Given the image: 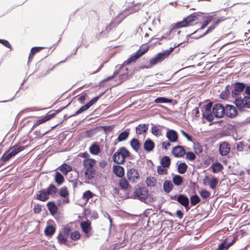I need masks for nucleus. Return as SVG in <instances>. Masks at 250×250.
Returning a JSON list of instances; mask_svg holds the SVG:
<instances>
[{"instance_id": "nucleus-32", "label": "nucleus", "mask_w": 250, "mask_h": 250, "mask_svg": "<svg viewBox=\"0 0 250 250\" xmlns=\"http://www.w3.org/2000/svg\"><path fill=\"white\" fill-rule=\"evenodd\" d=\"M47 207L52 214H54L58 211V208L56 205L53 202H49L47 203Z\"/></svg>"}, {"instance_id": "nucleus-37", "label": "nucleus", "mask_w": 250, "mask_h": 250, "mask_svg": "<svg viewBox=\"0 0 250 250\" xmlns=\"http://www.w3.org/2000/svg\"><path fill=\"white\" fill-rule=\"evenodd\" d=\"M172 182L175 186H181L183 183V177L179 175H175L172 178Z\"/></svg>"}, {"instance_id": "nucleus-16", "label": "nucleus", "mask_w": 250, "mask_h": 250, "mask_svg": "<svg viewBox=\"0 0 250 250\" xmlns=\"http://www.w3.org/2000/svg\"><path fill=\"white\" fill-rule=\"evenodd\" d=\"M225 114L229 118L235 117L237 114V111L235 106L227 104L224 107Z\"/></svg>"}, {"instance_id": "nucleus-62", "label": "nucleus", "mask_w": 250, "mask_h": 250, "mask_svg": "<svg viewBox=\"0 0 250 250\" xmlns=\"http://www.w3.org/2000/svg\"><path fill=\"white\" fill-rule=\"evenodd\" d=\"M33 210L35 213H40L42 210V206L39 204L35 205L34 207Z\"/></svg>"}, {"instance_id": "nucleus-60", "label": "nucleus", "mask_w": 250, "mask_h": 250, "mask_svg": "<svg viewBox=\"0 0 250 250\" xmlns=\"http://www.w3.org/2000/svg\"><path fill=\"white\" fill-rule=\"evenodd\" d=\"M180 132L188 141H192V137L188 134L184 130H181Z\"/></svg>"}, {"instance_id": "nucleus-20", "label": "nucleus", "mask_w": 250, "mask_h": 250, "mask_svg": "<svg viewBox=\"0 0 250 250\" xmlns=\"http://www.w3.org/2000/svg\"><path fill=\"white\" fill-rule=\"evenodd\" d=\"M49 198V196L45 189L38 191L36 194V199L41 201L45 202Z\"/></svg>"}, {"instance_id": "nucleus-53", "label": "nucleus", "mask_w": 250, "mask_h": 250, "mask_svg": "<svg viewBox=\"0 0 250 250\" xmlns=\"http://www.w3.org/2000/svg\"><path fill=\"white\" fill-rule=\"evenodd\" d=\"M199 194L203 199H207L210 196V193L207 189H202L199 191Z\"/></svg>"}, {"instance_id": "nucleus-31", "label": "nucleus", "mask_w": 250, "mask_h": 250, "mask_svg": "<svg viewBox=\"0 0 250 250\" xmlns=\"http://www.w3.org/2000/svg\"><path fill=\"white\" fill-rule=\"evenodd\" d=\"M173 188V185L170 181L166 180L163 184V189L167 193H169Z\"/></svg>"}, {"instance_id": "nucleus-11", "label": "nucleus", "mask_w": 250, "mask_h": 250, "mask_svg": "<svg viewBox=\"0 0 250 250\" xmlns=\"http://www.w3.org/2000/svg\"><path fill=\"white\" fill-rule=\"evenodd\" d=\"M80 227L82 231L85 234L86 238H88L92 234V227L91 222L87 220L86 221H82L80 223Z\"/></svg>"}, {"instance_id": "nucleus-8", "label": "nucleus", "mask_w": 250, "mask_h": 250, "mask_svg": "<svg viewBox=\"0 0 250 250\" xmlns=\"http://www.w3.org/2000/svg\"><path fill=\"white\" fill-rule=\"evenodd\" d=\"M246 85L240 82H236L233 84V89L231 91V95L235 99L240 98L239 96L245 90Z\"/></svg>"}, {"instance_id": "nucleus-58", "label": "nucleus", "mask_w": 250, "mask_h": 250, "mask_svg": "<svg viewBox=\"0 0 250 250\" xmlns=\"http://www.w3.org/2000/svg\"><path fill=\"white\" fill-rule=\"evenodd\" d=\"M0 43L2 44L5 47L11 49L12 46L9 42L6 40L0 39Z\"/></svg>"}, {"instance_id": "nucleus-47", "label": "nucleus", "mask_w": 250, "mask_h": 250, "mask_svg": "<svg viewBox=\"0 0 250 250\" xmlns=\"http://www.w3.org/2000/svg\"><path fill=\"white\" fill-rule=\"evenodd\" d=\"M81 233L78 230H75L70 233V238L74 241H77L81 238Z\"/></svg>"}, {"instance_id": "nucleus-44", "label": "nucleus", "mask_w": 250, "mask_h": 250, "mask_svg": "<svg viewBox=\"0 0 250 250\" xmlns=\"http://www.w3.org/2000/svg\"><path fill=\"white\" fill-rule=\"evenodd\" d=\"M60 196L63 198H67L69 196V191L66 187H63L59 190Z\"/></svg>"}, {"instance_id": "nucleus-29", "label": "nucleus", "mask_w": 250, "mask_h": 250, "mask_svg": "<svg viewBox=\"0 0 250 250\" xmlns=\"http://www.w3.org/2000/svg\"><path fill=\"white\" fill-rule=\"evenodd\" d=\"M56 228L52 225L47 226L44 229V233L46 236L51 237L55 232Z\"/></svg>"}, {"instance_id": "nucleus-51", "label": "nucleus", "mask_w": 250, "mask_h": 250, "mask_svg": "<svg viewBox=\"0 0 250 250\" xmlns=\"http://www.w3.org/2000/svg\"><path fill=\"white\" fill-rule=\"evenodd\" d=\"M162 166L157 167V171L159 175H163L167 174V169Z\"/></svg>"}, {"instance_id": "nucleus-41", "label": "nucleus", "mask_w": 250, "mask_h": 250, "mask_svg": "<svg viewBox=\"0 0 250 250\" xmlns=\"http://www.w3.org/2000/svg\"><path fill=\"white\" fill-rule=\"evenodd\" d=\"M129 135V131H124L119 134L117 138L118 142H122L127 139Z\"/></svg>"}, {"instance_id": "nucleus-52", "label": "nucleus", "mask_w": 250, "mask_h": 250, "mask_svg": "<svg viewBox=\"0 0 250 250\" xmlns=\"http://www.w3.org/2000/svg\"><path fill=\"white\" fill-rule=\"evenodd\" d=\"M151 133L156 136H158L161 135V131L160 129L156 125H154L151 128Z\"/></svg>"}, {"instance_id": "nucleus-33", "label": "nucleus", "mask_w": 250, "mask_h": 250, "mask_svg": "<svg viewBox=\"0 0 250 250\" xmlns=\"http://www.w3.org/2000/svg\"><path fill=\"white\" fill-rule=\"evenodd\" d=\"M223 20L218 19L217 21H214L213 23L208 28L207 30L203 34L199 36V37H201L203 36L206 35L207 34L211 32L214 30L215 27L218 25V23L222 21Z\"/></svg>"}, {"instance_id": "nucleus-40", "label": "nucleus", "mask_w": 250, "mask_h": 250, "mask_svg": "<svg viewBox=\"0 0 250 250\" xmlns=\"http://www.w3.org/2000/svg\"><path fill=\"white\" fill-rule=\"evenodd\" d=\"M193 149L194 153L197 155L201 154L203 151V146L199 143H193Z\"/></svg>"}, {"instance_id": "nucleus-38", "label": "nucleus", "mask_w": 250, "mask_h": 250, "mask_svg": "<svg viewBox=\"0 0 250 250\" xmlns=\"http://www.w3.org/2000/svg\"><path fill=\"white\" fill-rule=\"evenodd\" d=\"M60 170L63 174L66 175L68 172L72 170V167L70 165L63 164L60 166Z\"/></svg>"}, {"instance_id": "nucleus-3", "label": "nucleus", "mask_w": 250, "mask_h": 250, "mask_svg": "<svg viewBox=\"0 0 250 250\" xmlns=\"http://www.w3.org/2000/svg\"><path fill=\"white\" fill-rule=\"evenodd\" d=\"M130 152L125 147L119 148L113 155V161L116 164L120 165L124 164L126 157H129Z\"/></svg>"}, {"instance_id": "nucleus-13", "label": "nucleus", "mask_w": 250, "mask_h": 250, "mask_svg": "<svg viewBox=\"0 0 250 250\" xmlns=\"http://www.w3.org/2000/svg\"><path fill=\"white\" fill-rule=\"evenodd\" d=\"M213 117L222 118L225 115L224 107L220 104L214 105L212 107Z\"/></svg>"}, {"instance_id": "nucleus-6", "label": "nucleus", "mask_w": 250, "mask_h": 250, "mask_svg": "<svg viewBox=\"0 0 250 250\" xmlns=\"http://www.w3.org/2000/svg\"><path fill=\"white\" fill-rule=\"evenodd\" d=\"M149 46L146 45L144 47L142 46L140 49L137 51L134 55H132L128 59L125 61L123 64V65H128L131 63L135 62L143 55L145 54L149 49Z\"/></svg>"}, {"instance_id": "nucleus-17", "label": "nucleus", "mask_w": 250, "mask_h": 250, "mask_svg": "<svg viewBox=\"0 0 250 250\" xmlns=\"http://www.w3.org/2000/svg\"><path fill=\"white\" fill-rule=\"evenodd\" d=\"M128 180L132 182H135L136 180L139 177V174L138 170L135 168H130L127 171L126 173Z\"/></svg>"}, {"instance_id": "nucleus-42", "label": "nucleus", "mask_w": 250, "mask_h": 250, "mask_svg": "<svg viewBox=\"0 0 250 250\" xmlns=\"http://www.w3.org/2000/svg\"><path fill=\"white\" fill-rule=\"evenodd\" d=\"M188 168V166L185 163H181L178 166V172L180 174L185 173Z\"/></svg>"}, {"instance_id": "nucleus-36", "label": "nucleus", "mask_w": 250, "mask_h": 250, "mask_svg": "<svg viewBox=\"0 0 250 250\" xmlns=\"http://www.w3.org/2000/svg\"><path fill=\"white\" fill-rule=\"evenodd\" d=\"M55 182L58 186L61 185L64 182V177L59 172L55 173Z\"/></svg>"}, {"instance_id": "nucleus-25", "label": "nucleus", "mask_w": 250, "mask_h": 250, "mask_svg": "<svg viewBox=\"0 0 250 250\" xmlns=\"http://www.w3.org/2000/svg\"><path fill=\"white\" fill-rule=\"evenodd\" d=\"M154 142L150 139L146 140L144 143V148L146 151H151L154 148Z\"/></svg>"}, {"instance_id": "nucleus-61", "label": "nucleus", "mask_w": 250, "mask_h": 250, "mask_svg": "<svg viewBox=\"0 0 250 250\" xmlns=\"http://www.w3.org/2000/svg\"><path fill=\"white\" fill-rule=\"evenodd\" d=\"M171 146L170 142L166 141L162 143V148L165 150H167Z\"/></svg>"}, {"instance_id": "nucleus-59", "label": "nucleus", "mask_w": 250, "mask_h": 250, "mask_svg": "<svg viewBox=\"0 0 250 250\" xmlns=\"http://www.w3.org/2000/svg\"><path fill=\"white\" fill-rule=\"evenodd\" d=\"M99 98H100L99 96L94 97L93 99H92L88 103H87L86 104V105H88V108H89L91 106H92L93 104H94L98 100Z\"/></svg>"}, {"instance_id": "nucleus-10", "label": "nucleus", "mask_w": 250, "mask_h": 250, "mask_svg": "<svg viewBox=\"0 0 250 250\" xmlns=\"http://www.w3.org/2000/svg\"><path fill=\"white\" fill-rule=\"evenodd\" d=\"M218 183V179L214 176H205L203 180V183L205 186H208L210 188L215 189Z\"/></svg>"}, {"instance_id": "nucleus-49", "label": "nucleus", "mask_w": 250, "mask_h": 250, "mask_svg": "<svg viewBox=\"0 0 250 250\" xmlns=\"http://www.w3.org/2000/svg\"><path fill=\"white\" fill-rule=\"evenodd\" d=\"M190 203L192 206H195L201 201L200 198L199 196L195 194L194 195L190 197Z\"/></svg>"}, {"instance_id": "nucleus-54", "label": "nucleus", "mask_w": 250, "mask_h": 250, "mask_svg": "<svg viewBox=\"0 0 250 250\" xmlns=\"http://www.w3.org/2000/svg\"><path fill=\"white\" fill-rule=\"evenodd\" d=\"M156 182V179L154 177H147L146 180V183L148 186H155Z\"/></svg>"}, {"instance_id": "nucleus-12", "label": "nucleus", "mask_w": 250, "mask_h": 250, "mask_svg": "<svg viewBox=\"0 0 250 250\" xmlns=\"http://www.w3.org/2000/svg\"><path fill=\"white\" fill-rule=\"evenodd\" d=\"M134 196L135 198L145 201L148 196V191L145 188H138L135 190Z\"/></svg>"}, {"instance_id": "nucleus-46", "label": "nucleus", "mask_w": 250, "mask_h": 250, "mask_svg": "<svg viewBox=\"0 0 250 250\" xmlns=\"http://www.w3.org/2000/svg\"><path fill=\"white\" fill-rule=\"evenodd\" d=\"M57 238L59 243L60 244H65L67 240V237L62 232L59 234Z\"/></svg>"}, {"instance_id": "nucleus-5", "label": "nucleus", "mask_w": 250, "mask_h": 250, "mask_svg": "<svg viewBox=\"0 0 250 250\" xmlns=\"http://www.w3.org/2000/svg\"><path fill=\"white\" fill-rule=\"evenodd\" d=\"M24 149V147L23 146H14L10 147L2 155L1 157V160L3 162H5Z\"/></svg>"}, {"instance_id": "nucleus-55", "label": "nucleus", "mask_w": 250, "mask_h": 250, "mask_svg": "<svg viewBox=\"0 0 250 250\" xmlns=\"http://www.w3.org/2000/svg\"><path fill=\"white\" fill-rule=\"evenodd\" d=\"M143 5L141 3H137V4L133 5L131 7V11H133L134 12H137L139 10H140L143 7Z\"/></svg>"}, {"instance_id": "nucleus-39", "label": "nucleus", "mask_w": 250, "mask_h": 250, "mask_svg": "<svg viewBox=\"0 0 250 250\" xmlns=\"http://www.w3.org/2000/svg\"><path fill=\"white\" fill-rule=\"evenodd\" d=\"M130 146L136 151H138L140 147V144L138 139L133 138L130 141Z\"/></svg>"}, {"instance_id": "nucleus-9", "label": "nucleus", "mask_w": 250, "mask_h": 250, "mask_svg": "<svg viewBox=\"0 0 250 250\" xmlns=\"http://www.w3.org/2000/svg\"><path fill=\"white\" fill-rule=\"evenodd\" d=\"M212 106V104L211 102L204 105L202 107V116L208 121L211 122L213 120L214 117L212 111L211 109Z\"/></svg>"}, {"instance_id": "nucleus-63", "label": "nucleus", "mask_w": 250, "mask_h": 250, "mask_svg": "<svg viewBox=\"0 0 250 250\" xmlns=\"http://www.w3.org/2000/svg\"><path fill=\"white\" fill-rule=\"evenodd\" d=\"M237 150L239 151H242L244 149V145L242 142H239L236 146Z\"/></svg>"}, {"instance_id": "nucleus-14", "label": "nucleus", "mask_w": 250, "mask_h": 250, "mask_svg": "<svg viewBox=\"0 0 250 250\" xmlns=\"http://www.w3.org/2000/svg\"><path fill=\"white\" fill-rule=\"evenodd\" d=\"M230 151L229 144L226 141L221 142L219 146V152L222 156L227 155Z\"/></svg>"}, {"instance_id": "nucleus-48", "label": "nucleus", "mask_w": 250, "mask_h": 250, "mask_svg": "<svg viewBox=\"0 0 250 250\" xmlns=\"http://www.w3.org/2000/svg\"><path fill=\"white\" fill-rule=\"evenodd\" d=\"M154 102L155 103H171L172 100L164 97H159L154 100Z\"/></svg>"}, {"instance_id": "nucleus-2", "label": "nucleus", "mask_w": 250, "mask_h": 250, "mask_svg": "<svg viewBox=\"0 0 250 250\" xmlns=\"http://www.w3.org/2000/svg\"><path fill=\"white\" fill-rule=\"evenodd\" d=\"M83 166L84 170V177L87 180H91L96 175V161L94 159H83Z\"/></svg>"}, {"instance_id": "nucleus-64", "label": "nucleus", "mask_w": 250, "mask_h": 250, "mask_svg": "<svg viewBox=\"0 0 250 250\" xmlns=\"http://www.w3.org/2000/svg\"><path fill=\"white\" fill-rule=\"evenodd\" d=\"M86 96L85 95H81L80 96H77L78 97V101L80 102H81L82 104H83L84 102V101L86 100Z\"/></svg>"}, {"instance_id": "nucleus-7", "label": "nucleus", "mask_w": 250, "mask_h": 250, "mask_svg": "<svg viewBox=\"0 0 250 250\" xmlns=\"http://www.w3.org/2000/svg\"><path fill=\"white\" fill-rule=\"evenodd\" d=\"M234 104L240 110L244 108H250V96H245L243 98L241 97L236 99Z\"/></svg>"}, {"instance_id": "nucleus-34", "label": "nucleus", "mask_w": 250, "mask_h": 250, "mask_svg": "<svg viewBox=\"0 0 250 250\" xmlns=\"http://www.w3.org/2000/svg\"><path fill=\"white\" fill-rule=\"evenodd\" d=\"M211 167L212 169V172L216 173L222 170L223 168V166L220 163L216 162L212 164Z\"/></svg>"}, {"instance_id": "nucleus-43", "label": "nucleus", "mask_w": 250, "mask_h": 250, "mask_svg": "<svg viewBox=\"0 0 250 250\" xmlns=\"http://www.w3.org/2000/svg\"><path fill=\"white\" fill-rule=\"evenodd\" d=\"M119 186L121 189L126 190L129 186V184L125 178H122L120 180Z\"/></svg>"}, {"instance_id": "nucleus-28", "label": "nucleus", "mask_w": 250, "mask_h": 250, "mask_svg": "<svg viewBox=\"0 0 250 250\" xmlns=\"http://www.w3.org/2000/svg\"><path fill=\"white\" fill-rule=\"evenodd\" d=\"M234 240H233L230 243H227V240L225 239L222 243H221L218 246L216 250H227L229 247L233 244Z\"/></svg>"}, {"instance_id": "nucleus-45", "label": "nucleus", "mask_w": 250, "mask_h": 250, "mask_svg": "<svg viewBox=\"0 0 250 250\" xmlns=\"http://www.w3.org/2000/svg\"><path fill=\"white\" fill-rule=\"evenodd\" d=\"M94 196V194L90 190H86L83 193V199L86 202H88V200L92 198Z\"/></svg>"}, {"instance_id": "nucleus-27", "label": "nucleus", "mask_w": 250, "mask_h": 250, "mask_svg": "<svg viewBox=\"0 0 250 250\" xmlns=\"http://www.w3.org/2000/svg\"><path fill=\"white\" fill-rule=\"evenodd\" d=\"M48 195L54 196L55 195L58 191V188L56 187L53 184H50L48 187L45 189Z\"/></svg>"}, {"instance_id": "nucleus-15", "label": "nucleus", "mask_w": 250, "mask_h": 250, "mask_svg": "<svg viewBox=\"0 0 250 250\" xmlns=\"http://www.w3.org/2000/svg\"><path fill=\"white\" fill-rule=\"evenodd\" d=\"M59 112V111L56 110L54 113L48 114L42 119L37 120L36 122H35L34 124L33 125L32 127V129H34L38 125L50 120V119L54 117L56 114H57Z\"/></svg>"}, {"instance_id": "nucleus-26", "label": "nucleus", "mask_w": 250, "mask_h": 250, "mask_svg": "<svg viewBox=\"0 0 250 250\" xmlns=\"http://www.w3.org/2000/svg\"><path fill=\"white\" fill-rule=\"evenodd\" d=\"M46 48V47H34L32 48L29 55L28 61H32L35 54Z\"/></svg>"}, {"instance_id": "nucleus-30", "label": "nucleus", "mask_w": 250, "mask_h": 250, "mask_svg": "<svg viewBox=\"0 0 250 250\" xmlns=\"http://www.w3.org/2000/svg\"><path fill=\"white\" fill-rule=\"evenodd\" d=\"M147 129L148 127L146 124H140L136 127V132L137 134L141 135L146 132Z\"/></svg>"}, {"instance_id": "nucleus-1", "label": "nucleus", "mask_w": 250, "mask_h": 250, "mask_svg": "<svg viewBox=\"0 0 250 250\" xmlns=\"http://www.w3.org/2000/svg\"><path fill=\"white\" fill-rule=\"evenodd\" d=\"M198 16V14L197 13H192L189 16L185 18L182 21L177 22L172 24L170 30L166 34L167 37L163 36L160 38H159V39L161 40L167 38V37L170 35L172 31L174 29L188 27L196 24L199 21Z\"/></svg>"}, {"instance_id": "nucleus-18", "label": "nucleus", "mask_w": 250, "mask_h": 250, "mask_svg": "<svg viewBox=\"0 0 250 250\" xmlns=\"http://www.w3.org/2000/svg\"><path fill=\"white\" fill-rule=\"evenodd\" d=\"M172 154L176 158L182 157L186 154V150L181 146H177L173 147Z\"/></svg>"}, {"instance_id": "nucleus-21", "label": "nucleus", "mask_w": 250, "mask_h": 250, "mask_svg": "<svg viewBox=\"0 0 250 250\" xmlns=\"http://www.w3.org/2000/svg\"><path fill=\"white\" fill-rule=\"evenodd\" d=\"M89 150L91 154L97 155L101 152V148L98 143L95 142L90 146Z\"/></svg>"}, {"instance_id": "nucleus-22", "label": "nucleus", "mask_w": 250, "mask_h": 250, "mask_svg": "<svg viewBox=\"0 0 250 250\" xmlns=\"http://www.w3.org/2000/svg\"><path fill=\"white\" fill-rule=\"evenodd\" d=\"M114 173L119 177H122L125 174L124 167L119 165H115L113 167Z\"/></svg>"}, {"instance_id": "nucleus-19", "label": "nucleus", "mask_w": 250, "mask_h": 250, "mask_svg": "<svg viewBox=\"0 0 250 250\" xmlns=\"http://www.w3.org/2000/svg\"><path fill=\"white\" fill-rule=\"evenodd\" d=\"M166 137L169 141L171 143L176 142L178 139V135L177 132L173 129H167V131L166 133Z\"/></svg>"}, {"instance_id": "nucleus-56", "label": "nucleus", "mask_w": 250, "mask_h": 250, "mask_svg": "<svg viewBox=\"0 0 250 250\" xmlns=\"http://www.w3.org/2000/svg\"><path fill=\"white\" fill-rule=\"evenodd\" d=\"M88 108H89L88 106L86 105V104H85V105H83V106H82L79 110H78L73 115L74 116L77 115L82 113L83 112L85 111L86 110H87Z\"/></svg>"}, {"instance_id": "nucleus-24", "label": "nucleus", "mask_w": 250, "mask_h": 250, "mask_svg": "<svg viewBox=\"0 0 250 250\" xmlns=\"http://www.w3.org/2000/svg\"><path fill=\"white\" fill-rule=\"evenodd\" d=\"M204 21L203 22L201 27L196 30L193 34L198 32L200 30L204 29L213 20V17L212 16H205L203 18Z\"/></svg>"}, {"instance_id": "nucleus-35", "label": "nucleus", "mask_w": 250, "mask_h": 250, "mask_svg": "<svg viewBox=\"0 0 250 250\" xmlns=\"http://www.w3.org/2000/svg\"><path fill=\"white\" fill-rule=\"evenodd\" d=\"M161 164L164 167L168 168L171 164V160L168 156H165L161 160Z\"/></svg>"}, {"instance_id": "nucleus-57", "label": "nucleus", "mask_w": 250, "mask_h": 250, "mask_svg": "<svg viewBox=\"0 0 250 250\" xmlns=\"http://www.w3.org/2000/svg\"><path fill=\"white\" fill-rule=\"evenodd\" d=\"M229 95V91L228 89L222 92L220 94V98L222 99H227Z\"/></svg>"}, {"instance_id": "nucleus-23", "label": "nucleus", "mask_w": 250, "mask_h": 250, "mask_svg": "<svg viewBox=\"0 0 250 250\" xmlns=\"http://www.w3.org/2000/svg\"><path fill=\"white\" fill-rule=\"evenodd\" d=\"M177 201L182 205H183L186 208H188V209L189 208L188 207L189 204V200L188 198L186 196L183 194H180L177 197Z\"/></svg>"}, {"instance_id": "nucleus-4", "label": "nucleus", "mask_w": 250, "mask_h": 250, "mask_svg": "<svg viewBox=\"0 0 250 250\" xmlns=\"http://www.w3.org/2000/svg\"><path fill=\"white\" fill-rule=\"evenodd\" d=\"M174 48L175 47H170L169 49L157 54L154 57L151 58L149 60L150 65H154L167 58L173 52Z\"/></svg>"}, {"instance_id": "nucleus-50", "label": "nucleus", "mask_w": 250, "mask_h": 250, "mask_svg": "<svg viewBox=\"0 0 250 250\" xmlns=\"http://www.w3.org/2000/svg\"><path fill=\"white\" fill-rule=\"evenodd\" d=\"M186 158L189 161H193L196 159L195 153L191 151L186 152Z\"/></svg>"}]
</instances>
